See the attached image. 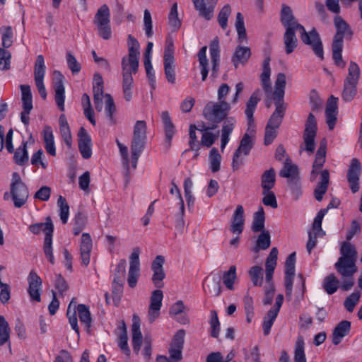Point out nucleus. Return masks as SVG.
<instances>
[{
	"instance_id": "1",
	"label": "nucleus",
	"mask_w": 362,
	"mask_h": 362,
	"mask_svg": "<svg viewBox=\"0 0 362 362\" xmlns=\"http://www.w3.org/2000/svg\"><path fill=\"white\" fill-rule=\"evenodd\" d=\"M339 252L341 257L334 267L341 279V290L348 291L355 284L354 274L357 272L358 252L356 247L348 240L341 243Z\"/></svg>"
},
{
	"instance_id": "2",
	"label": "nucleus",
	"mask_w": 362,
	"mask_h": 362,
	"mask_svg": "<svg viewBox=\"0 0 362 362\" xmlns=\"http://www.w3.org/2000/svg\"><path fill=\"white\" fill-rule=\"evenodd\" d=\"M334 25L336 33L332 43V59L337 66L344 68L346 63L343 61L341 55L344 38L351 40L354 32L348 23L339 15L334 16Z\"/></svg>"
},
{
	"instance_id": "3",
	"label": "nucleus",
	"mask_w": 362,
	"mask_h": 362,
	"mask_svg": "<svg viewBox=\"0 0 362 362\" xmlns=\"http://www.w3.org/2000/svg\"><path fill=\"white\" fill-rule=\"evenodd\" d=\"M296 33V30H299L300 33V39L302 42L310 47L315 54L321 60L324 59L323 45L320 36L315 28H313L310 31L307 32L301 24L296 21L293 23L290 27Z\"/></svg>"
},
{
	"instance_id": "4",
	"label": "nucleus",
	"mask_w": 362,
	"mask_h": 362,
	"mask_svg": "<svg viewBox=\"0 0 362 362\" xmlns=\"http://www.w3.org/2000/svg\"><path fill=\"white\" fill-rule=\"evenodd\" d=\"M29 230L33 234H39L43 231L45 234L43 244V252L52 264H54V257L52 249V235L54 225L49 216L46 218L45 223H37L29 226Z\"/></svg>"
},
{
	"instance_id": "5",
	"label": "nucleus",
	"mask_w": 362,
	"mask_h": 362,
	"mask_svg": "<svg viewBox=\"0 0 362 362\" xmlns=\"http://www.w3.org/2000/svg\"><path fill=\"white\" fill-rule=\"evenodd\" d=\"M360 75L361 71L358 65L354 62H351L341 93V98L345 102H351L356 96Z\"/></svg>"
},
{
	"instance_id": "6",
	"label": "nucleus",
	"mask_w": 362,
	"mask_h": 362,
	"mask_svg": "<svg viewBox=\"0 0 362 362\" xmlns=\"http://www.w3.org/2000/svg\"><path fill=\"white\" fill-rule=\"evenodd\" d=\"M230 105L226 101L209 102L203 110L204 117L213 123H221L227 118Z\"/></svg>"
},
{
	"instance_id": "7",
	"label": "nucleus",
	"mask_w": 362,
	"mask_h": 362,
	"mask_svg": "<svg viewBox=\"0 0 362 362\" xmlns=\"http://www.w3.org/2000/svg\"><path fill=\"white\" fill-rule=\"evenodd\" d=\"M10 195L16 208H21L29 197V191L26 185L23 182L20 175L14 172L12 174L10 185Z\"/></svg>"
},
{
	"instance_id": "8",
	"label": "nucleus",
	"mask_w": 362,
	"mask_h": 362,
	"mask_svg": "<svg viewBox=\"0 0 362 362\" xmlns=\"http://www.w3.org/2000/svg\"><path fill=\"white\" fill-rule=\"evenodd\" d=\"M317 120L313 112L308 115L305 121V129L303 134V142L300 146V151H305L308 154H313L315 149V137L317 136Z\"/></svg>"
},
{
	"instance_id": "9",
	"label": "nucleus",
	"mask_w": 362,
	"mask_h": 362,
	"mask_svg": "<svg viewBox=\"0 0 362 362\" xmlns=\"http://www.w3.org/2000/svg\"><path fill=\"white\" fill-rule=\"evenodd\" d=\"M93 23L95 25L98 35L104 40H109L112 36L110 28V12L106 4L101 6L97 11Z\"/></svg>"
},
{
	"instance_id": "10",
	"label": "nucleus",
	"mask_w": 362,
	"mask_h": 362,
	"mask_svg": "<svg viewBox=\"0 0 362 362\" xmlns=\"http://www.w3.org/2000/svg\"><path fill=\"white\" fill-rule=\"evenodd\" d=\"M279 176L288 179V184L292 190L297 192L300 191L298 168L296 165L292 163L289 158L285 160L283 168L279 171Z\"/></svg>"
},
{
	"instance_id": "11",
	"label": "nucleus",
	"mask_w": 362,
	"mask_h": 362,
	"mask_svg": "<svg viewBox=\"0 0 362 362\" xmlns=\"http://www.w3.org/2000/svg\"><path fill=\"white\" fill-rule=\"evenodd\" d=\"M141 250L139 247H135L129 257V269L128 272L127 283L129 287L134 288L136 286L139 277L140 262L139 255Z\"/></svg>"
},
{
	"instance_id": "12",
	"label": "nucleus",
	"mask_w": 362,
	"mask_h": 362,
	"mask_svg": "<svg viewBox=\"0 0 362 362\" xmlns=\"http://www.w3.org/2000/svg\"><path fill=\"white\" fill-rule=\"evenodd\" d=\"M128 45V57H124L127 59L128 66L132 70L135 74L139 69V43L138 40L132 35H128L127 38Z\"/></svg>"
},
{
	"instance_id": "13",
	"label": "nucleus",
	"mask_w": 362,
	"mask_h": 362,
	"mask_svg": "<svg viewBox=\"0 0 362 362\" xmlns=\"http://www.w3.org/2000/svg\"><path fill=\"white\" fill-rule=\"evenodd\" d=\"M296 253H291L286 259L285 262V289L286 296L288 300L291 299L293 290V278L295 276V264Z\"/></svg>"
},
{
	"instance_id": "14",
	"label": "nucleus",
	"mask_w": 362,
	"mask_h": 362,
	"mask_svg": "<svg viewBox=\"0 0 362 362\" xmlns=\"http://www.w3.org/2000/svg\"><path fill=\"white\" fill-rule=\"evenodd\" d=\"M64 77L59 71L53 72V84L54 88V99L57 105L61 111L64 110L65 89L64 86Z\"/></svg>"
},
{
	"instance_id": "15",
	"label": "nucleus",
	"mask_w": 362,
	"mask_h": 362,
	"mask_svg": "<svg viewBox=\"0 0 362 362\" xmlns=\"http://www.w3.org/2000/svg\"><path fill=\"white\" fill-rule=\"evenodd\" d=\"M361 173V163L357 158H353L347 172V180L353 193L357 192L359 189V177Z\"/></svg>"
},
{
	"instance_id": "16",
	"label": "nucleus",
	"mask_w": 362,
	"mask_h": 362,
	"mask_svg": "<svg viewBox=\"0 0 362 362\" xmlns=\"http://www.w3.org/2000/svg\"><path fill=\"white\" fill-rule=\"evenodd\" d=\"M253 146V142L251 136L248 133H245L240 140L238 148L235 150L232 160V168L233 171L236 170L240 165V163L238 161V158L240 156L241 153L247 156L250 153V150Z\"/></svg>"
},
{
	"instance_id": "17",
	"label": "nucleus",
	"mask_w": 362,
	"mask_h": 362,
	"mask_svg": "<svg viewBox=\"0 0 362 362\" xmlns=\"http://www.w3.org/2000/svg\"><path fill=\"white\" fill-rule=\"evenodd\" d=\"M28 293L31 300L40 302L42 291V279L35 271H31L28 277Z\"/></svg>"
},
{
	"instance_id": "18",
	"label": "nucleus",
	"mask_w": 362,
	"mask_h": 362,
	"mask_svg": "<svg viewBox=\"0 0 362 362\" xmlns=\"http://www.w3.org/2000/svg\"><path fill=\"white\" fill-rule=\"evenodd\" d=\"M164 262V257L162 255H158L151 263V269L153 272L151 279L154 286L158 288H160L163 286V280L165 277V274L163 269Z\"/></svg>"
},
{
	"instance_id": "19",
	"label": "nucleus",
	"mask_w": 362,
	"mask_h": 362,
	"mask_svg": "<svg viewBox=\"0 0 362 362\" xmlns=\"http://www.w3.org/2000/svg\"><path fill=\"white\" fill-rule=\"evenodd\" d=\"M122 89L124 99L129 102L132 99L131 89L133 83L132 78V70L128 66L127 59L123 57L122 59Z\"/></svg>"
},
{
	"instance_id": "20",
	"label": "nucleus",
	"mask_w": 362,
	"mask_h": 362,
	"mask_svg": "<svg viewBox=\"0 0 362 362\" xmlns=\"http://www.w3.org/2000/svg\"><path fill=\"white\" fill-rule=\"evenodd\" d=\"M163 298V291L160 289L155 290L151 293L150 305L148 311V320L151 323L153 322L160 315V310L162 306Z\"/></svg>"
},
{
	"instance_id": "21",
	"label": "nucleus",
	"mask_w": 362,
	"mask_h": 362,
	"mask_svg": "<svg viewBox=\"0 0 362 362\" xmlns=\"http://www.w3.org/2000/svg\"><path fill=\"white\" fill-rule=\"evenodd\" d=\"M78 150L84 159L92 156L91 138L84 127H81L78 133Z\"/></svg>"
},
{
	"instance_id": "22",
	"label": "nucleus",
	"mask_w": 362,
	"mask_h": 362,
	"mask_svg": "<svg viewBox=\"0 0 362 362\" xmlns=\"http://www.w3.org/2000/svg\"><path fill=\"white\" fill-rule=\"evenodd\" d=\"M259 93L260 90L259 89L254 91L246 103L245 113L247 119V131H250V128L255 127L253 114L256 110L257 103L260 101V98L259 97Z\"/></svg>"
},
{
	"instance_id": "23",
	"label": "nucleus",
	"mask_w": 362,
	"mask_h": 362,
	"mask_svg": "<svg viewBox=\"0 0 362 362\" xmlns=\"http://www.w3.org/2000/svg\"><path fill=\"white\" fill-rule=\"evenodd\" d=\"M245 215L242 205H238L231 218L230 230L233 234L240 235L244 228Z\"/></svg>"
},
{
	"instance_id": "24",
	"label": "nucleus",
	"mask_w": 362,
	"mask_h": 362,
	"mask_svg": "<svg viewBox=\"0 0 362 362\" xmlns=\"http://www.w3.org/2000/svg\"><path fill=\"white\" fill-rule=\"evenodd\" d=\"M161 119L164 126V132L165 136V148L166 151H168L171 146L173 137L174 136L176 132L175 127L173 124L168 111H164L161 113Z\"/></svg>"
},
{
	"instance_id": "25",
	"label": "nucleus",
	"mask_w": 362,
	"mask_h": 362,
	"mask_svg": "<svg viewBox=\"0 0 362 362\" xmlns=\"http://www.w3.org/2000/svg\"><path fill=\"white\" fill-rule=\"evenodd\" d=\"M92 247L93 242L90 235L86 233H83L80 243V255L81 264L84 267H87L90 263Z\"/></svg>"
},
{
	"instance_id": "26",
	"label": "nucleus",
	"mask_w": 362,
	"mask_h": 362,
	"mask_svg": "<svg viewBox=\"0 0 362 362\" xmlns=\"http://www.w3.org/2000/svg\"><path fill=\"white\" fill-rule=\"evenodd\" d=\"M337 98L331 95L327 101V107L325 109L326 123L327 124L329 130H332L336 124L337 115Z\"/></svg>"
},
{
	"instance_id": "27",
	"label": "nucleus",
	"mask_w": 362,
	"mask_h": 362,
	"mask_svg": "<svg viewBox=\"0 0 362 362\" xmlns=\"http://www.w3.org/2000/svg\"><path fill=\"white\" fill-rule=\"evenodd\" d=\"M45 68L44 57L40 54L37 57L34 66L35 82L37 90L45 88L43 82Z\"/></svg>"
},
{
	"instance_id": "28",
	"label": "nucleus",
	"mask_w": 362,
	"mask_h": 362,
	"mask_svg": "<svg viewBox=\"0 0 362 362\" xmlns=\"http://www.w3.org/2000/svg\"><path fill=\"white\" fill-rule=\"evenodd\" d=\"M210 57L212 63L211 76L216 77L220 61V47L218 37H216L209 45Z\"/></svg>"
},
{
	"instance_id": "29",
	"label": "nucleus",
	"mask_w": 362,
	"mask_h": 362,
	"mask_svg": "<svg viewBox=\"0 0 362 362\" xmlns=\"http://www.w3.org/2000/svg\"><path fill=\"white\" fill-rule=\"evenodd\" d=\"M205 0H192L196 10L199 11L200 16L206 20H210L213 17V13L217 0H207L208 7L206 6Z\"/></svg>"
},
{
	"instance_id": "30",
	"label": "nucleus",
	"mask_w": 362,
	"mask_h": 362,
	"mask_svg": "<svg viewBox=\"0 0 362 362\" xmlns=\"http://www.w3.org/2000/svg\"><path fill=\"white\" fill-rule=\"evenodd\" d=\"M276 109L271 115L267 126L278 129L282 122L285 115L286 105L284 102L274 101Z\"/></svg>"
},
{
	"instance_id": "31",
	"label": "nucleus",
	"mask_w": 362,
	"mask_h": 362,
	"mask_svg": "<svg viewBox=\"0 0 362 362\" xmlns=\"http://www.w3.org/2000/svg\"><path fill=\"white\" fill-rule=\"evenodd\" d=\"M141 321L139 316L133 315L132 332V346L136 354L139 353L142 343V334L140 331Z\"/></svg>"
},
{
	"instance_id": "32",
	"label": "nucleus",
	"mask_w": 362,
	"mask_h": 362,
	"mask_svg": "<svg viewBox=\"0 0 362 362\" xmlns=\"http://www.w3.org/2000/svg\"><path fill=\"white\" fill-rule=\"evenodd\" d=\"M351 330V322L342 320L337 325L332 332V343L338 345L342 339L349 334Z\"/></svg>"
},
{
	"instance_id": "33",
	"label": "nucleus",
	"mask_w": 362,
	"mask_h": 362,
	"mask_svg": "<svg viewBox=\"0 0 362 362\" xmlns=\"http://www.w3.org/2000/svg\"><path fill=\"white\" fill-rule=\"evenodd\" d=\"M251 56V51L248 47L238 45L232 57L231 61L235 68L238 64H245Z\"/></svg>"
},
{
	"instance_id": "34",
	"label": "nucleus",
	"mask_w": 362,
	"mask_h": 362,
	"mask_svg": "<svg viewBox=\"0 0 362 362\" xmlns=\"http://www.w3.org/2000/svg\"><path fill=\"white\" fill-rule=\"evenodd\" d=\"M276 183V171L273 168L265 170L261 175V187L264 193L274 188Z\"/></svg>"
},
{
	"instance_id": "35",
	"label": "nucleus",
	"mask_w": 362,
	"mask_h": 362,
	"mask_svg": "<svg viewBox=\"0 0 362 362\" xmlns=\"http://www.w3.org/2000/svg\"><path fill=\"white\" fill-rule=\"evenodd\" d=\"M341 281L337 279L334 274H330L325 277L322 287L329 295L334 293L338 288H341Z\"/></svg>"
},
{
	"instance_id": "36",
	"label": "nucleus",
	"mask_w": 362,
	"mask_h": 362,
	"mask_svg": "<svg viewBox=\"0 0 362 362\" xmlns=\"http://www.w3.org/2000/svg\"><path fill=\"white\" fill-rule=\"evenodd\" d=\"M284 43L285 51L287 54H291L298 45V39L292 28L286 29L284 35Z\"/></svg>"
},
{
	"instance_id": "37",
	"label": "nucleus",
	"mask_w": 362,
	"mask_h": 362,
	"mask_svg": "<svg viewBox=\"0 0 362 362\" xmlns=\"http://www.w3.org/2000/svg\"><path fill=\"white\" fill-rule=\"evenodd\" d=\"M286 83V75L283 73H279L275 81V90L273 98L274 101L284 102Z\"/></svg>"
},
{
	"instance_id": "38",
	"label": "nucleus",
	"mask_w": 362,
	"mask_h": 362,
	"mask_svg": "<svg viewBox=\"0 0 362 362\" xmlns=\"http://www.w3.org/2000/svg\"><path fill=\"white\" fill-rule=\"evenodd\" d=\"M43 140L46 151L51 156H56V148L54 141L52 129L49 126H45L43 130Z\"/></svg>"
},
{
	"instance_id": "39",
	"label": "nucleus",
	"mask_w": 362,
	"mask_h": 362,
	"mask_svg": "<svg viewBox=\"0 0 362 362\" xmlns=\"http://www.w3.org/2000/svg\"><path fill=\"white\" fill-rule=\"evenodd\" d=\"M207 47H202L197 53L199 67L201 69L202 80L206 81L209 74V61L206 57Z\"/></svg>"
},
{
	"instance_id": "40",
	"label": "nucleus",
	"mask_w": 362,
	"mask_h": 362,
	"mask_svg": "<svg viewBox=\"0 0 362 362\" xmlns=\"http://www.w3.org/2000/svg\"><path fill=\"white\" fill-rule=\"evenodd\" d=\"M185 309L184 303L182 300L175 303L170 308V315L175 317L181 324H186L188 322L187 316L183 313Z\"/></svg>"
},
{
	"instance_id": "41",
	"label": "nucleus",
	"mask_w": 362,
	"mask_h": 362,
	"mask_svg": "<svg viewBox=\"0 0 362 362\" xmlns=\"http://www.w3.org/2000/svg\"><path fill=\"white\" fill-rule=\"evenodd\" d=\"M206 281V284H204L203 288L205 292H209L214 296H218L221 292V282L219 277L210 276Z\"/></svg>"
},
{
	"instance_id": "42",
	"label": "nucleus",
	"mask_w": 362,
	"mask_h": 362,
	"mask_svg": "<svg viewBox=\"0 0 362 362\" xmlns=\"http://www.w3.org/2000/svg\"><path fill=\"white\" fill-rule=\"evenodd\" d=\"M265 216L262 206H260L257 211L254 214L252 223V230L254 232H259L264 230Z\"/></svg>"
},
{
	"instance_id": "43",
	"label": "nucleus",
	"mask_w": 362,
	"mask_h": 362,
	"mask_svg": "<svg viewBox=\"0 0 362 362\" xmlns=\"http://www.w3.org/2000/svg\"><path fill=\"white\" fill-rule=\"evenodd\" d=\"M235 25L238 33V42L240 44L247 42V33L245 27L244 18L240 12L236 14Z\"/></svg>"
},
{
	"instance_id": "44",
	"label": "nucleus",
	"mask_w": 362,
	"mask_h": 362,
	"mask_svg": "<svg viewBox=\"0 0 362 362\" xmlns=\"http://www.w3.org/2000/svg\"><path fill=\"white\" fill-rule=\"evenodd\" d=\"M261 233L258 235L256 240V245L254 251L257 252L260 250H267L271 245V236L269 230L260 231Z\"/></svg>"
},
{
	"instance_id": "45",
	"label": "nucleus",
	"mask_w": 362,
	"mask_h": 362,
	"mask_svg": "<svg viewBox=\"0 0 362 362\" xmlns=\"http://www.w3.org/2000/svg\"><path fill=\"white\" fill-rule=\"evenodd\" d=\"M23 109L26 111H31L33 106V98L30 87L28 85H21Z\"/></svg>"
},
{
	"instance_id": "46",
	"label": "nucleus",
	"mask_w": 362,
	"mask_h": 362,
	"mask_svg": "<svg viewBox=\"0 0 362 362\" xmlns=\"http://www.w3.org/2000/svg\"><path fill=\"white\" fill-rule=\"evenodd\" d=\"M296 21L291 8L286 5H283L281 11V22L286 29L290 28Z\"/></svg>"
},
{
	"instance_id": "47",
	"label": "nucleus",
	"mask_w": 362,
	"mask_h": 362,
	"mask_svg": "<svg viewBox=\"0 0 362 362\" xmlns=\"http://www.w3.org/2000/svg\"><path fill=\"white\" fill-rule=\"evenodd\" d=\"M13 159L16 163L19 165H23L28 162L27 141H23L22 145L16 149Z\"/></svg>"
},
{
	"instance_id": "48",
	"label": "nucleus",
	"mask_w": 362,
	"mask_h": 362,
	"mask_svg": "<svg viewBox=\"0 0 362 362\" xmlns=\"http://www.w3.org/2000/svg\"><path fill=\"white\" fill-rule=\"evenodd\" d=\"M250 278L255 286H261L263 283V269L260 266L252 267L248 272Z\"/></svg>"
},
{
	"instance_id": "49",
	"label": "nucleus",
	"mask_w": 362,
	"mask_h": 362,
	"mask_svg": "<svg viewBox=\"0 0 362 362\" xmlns=\"http://www.w3.org/2000/svg\"><path fill=\"white\" fill-rule=\"evenodd\" d=\"M105 112L107 117H108L110 124L114 125L116 124V119L113 115L116 111V107L114 103V100L110 94L106 93L105 95Z\"/></svg>"
},
{
	"instance_id": "50",
	"label": "nucleus",
	"mask_w": 362,
	"mask_h": 362,
	"mask_svg": "<svg viewBox=\"0 0 362 362\" xmlns=\"http://www.w3.org/2000/svg\"><path fill=\"white\" fill-rule=\"evenodd\" d=\"M326 160V153L316 152L315 158L313 164L310 179L314 180L318 174V170L321 169Z\"/></svg>"
},
{
	"instance_id": "51",
	"label": "nucleus",
	"mask_w": 362,
	"mask_h": 362,
	"mask_svg": "<svg viewBox=\"0 0 362 362\" xmlns=\"http://www.w3.org/2000/svg\"><path fill=\"white\" fill-rule=\"evenodd\" d=\"M78 317L81 323L88 329L91 325V316L89 308L84 304H79L77 306Z\"/></svg>"
},
{
	"instance_id": "52",
	"label": "nucleus",
	"mask_w": 362,
	"mask_h": 362,
	"mask_svg": "<svg viewBox=\"0 0 362 362\" xmlns=\"http://www.w3.org/2000/svg\"><path fill=\"white\" fill-rule=\"evenodd\" d=\"M10 341V327L4 316L0 315V346Z\"/></svg>"
},
{
	"instance_id": "53",
	"label": "nucleus",
	"mask_w": 362,
	"mask_h": 362,
	"mask_svg": "<svg viewBox=\"0 0 362 362\" xmlns=\"http://www.w3.org/2000/svg\"><path fill=\"white\" fill-rule=\"evenodd\" d=\"M236 278V267L232 265L230 267L229 270L225 272L223 274V281L226 287L229 290H233V284Z\"/></svg>"
},
{
	"instance_id": "54",
	"label": "nucleus",
	"mask_w": 362,
	"mask_h": 362,
	"mask_svg": "<svg viewBox=\"0 0 362 362\" xmlns=\"http://www.w3.org/2000/svg\"><path fill=\"white\" fill-rule=\"evenodd\" d=\"M168 23L173 28V31L177 30L181 26V21L178 17L177 4L174 3L168 15Z\"/></svg>"
},
{
	"instance_id": "55",
	"label": "nucleus",
	"mask_w": 362,
	"mask_h": 362,
	"mask_svg": "<svg viewBox=\"0 0 362 362\" xmlns=\"http://www.w3.org/2000/svg\"><path fill=\"white\" fill-rule=\"evenodd\" d=\"M75 298H73L70 302L66 312V315L69 319V322L72 327V329L78 334H79V327L78 326V320L76 317V305H74L72 308V305L74 303Z\"/></svg>"
},
{
	"instance_id": "56",
	"label": "nucleus",
	"mask_w": 362,
	"mask_h": 362,
	"mask_svg": "<svg viewBox=\"0 0 362 362\" xmlns=\"http://www.w3.org/2000/svg\"><path fill=\"white\" fill-rule=\"evenodd\" d=\"M221 156L218 153L217 148H212L209 152L210 169L213 173H216L220 170Z\"/></svg>"
},
{
	"instance_id": "57",
	"label": "nucleus",
	"mask_w": 362,
	"mask_h": 362,
	"mask_svg": "<svg viewBox=\"0 0 362 362\" xmlns=\"http://www.w3.org/2000/svg\"><path fill=\"white\" fill-rule=\"evenodd\" d=\"M294 362H306L304 351V341L302 337H298L295 346Z\"/></svg>"
},
{
	"instance_id": "58",
	"label": "nucleus",
	"mask_w": 362,
	"mask_h": 362,
	"mask_svg": "<svg viewBox=\"0 0 362 362\" xmlns=\"http://www.w3.org/2000/svg\"><path fill=\"white\" fill-rule=\"evenodd\" d=\"M283 301L284 296L282 294H279L276 298V302L274 307L267 312L264 318L271 320L274 322L283 304Z\"/></svg>"
},
{
	"instance_id": "59",
	"label": "nucleus",
	"mask_w": 362,
	"mask_h": 362,
	"mask_svg": "<svg viewBox=\"0 0 362 362\" xmlns=\"http://www.w3.org/2000/svg\"><path fill=\"white\" fill-rule=\"evenodd\" d=\"M57 204L60 209V219L62 222L65 224L67 223L69 215V206L66 202V199L59 196L57 200Z\"/></svg>"
},
{
	"instance_id": "60",
	"label": "nucleus",
	"mask_w": 362,
	"mask_h": 362,
	"mask_svg": "<svg viewBox=\"0 0 362 362\" xmlns=\"http://www.w3.org/2000/svg\"><path fill=\"white\" fill-rule=\"evenodd\" d=\"M146 139L132 137L131 142V153L137 156L141 154L145 148Z\"/></svg>"
},
{
	"instance_id": "61",
	"label": "nucleus",
	"mask_w": 362,
	"mask_h": 362,
	"mask_svg": "<svg viewBox=\"0 0 362 362\" xmlns=\"http://www.w3.org/2000/svg\"><path fill=\"white\" fill-rule=\"evenodd\" d=\"M126 266V260L124 259H120L115 270L114 281L124 282Z\"/></svg>"
},
{
	"instance_id": "62",
	"label": "nucleus",
	"mask_w": 362,
	"mask_h": 362,
	"mask_svg": "<svg viewBox=\"0 0 362 362\" xmlns=\"http://www.w3.org/2000/svg\"><path fill=\"white\" fill-rule=\"evenodd\" d=\"M360 297V291H355L346 298L344 305L349 312L351 313L354 311L355 306L359 301Z\"/></svg>"
},
{
	"instance_id": "63",
	"label": "nucleus",
	"mask_w": 362,
	"mask_h": 362,
	"mask_svg": "<svg viewBox=\"0 0 362 362\" xmlns=\"http://www.w3.org/2000/svg\"><path fill=\"white\" fill-rule=\"evenodd\" d=\"M231 13L230 6L225 5L218 15V21L222 29L225 30L228 25V19Z\"/></svg>"
},
{
	"instance_id": "64",
	"label": "nucleus",
	"mask_w": 362,
	"mask_h": 362,
	"mask_svg": "<svg viewBox=\"0 0 362 362\" xmlns=\"http://www.w3.org/2000/svg\"><path fill=\"white\" fill-rule=\"evenodd\" d=\"M146 130L147 125L145 121H136L134 127L133 137L147 139Z\"/></svg>"
}]
</instances>
